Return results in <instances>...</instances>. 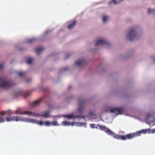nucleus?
<instances>
[{"instance_id":"obj_1","label":"nucleus","mask_w":155,"mask_h":155,"mask_svg":"<svg viewBox=\"0 0 155 155\" xmlns=\"http://www.w3.org/2000/svg\"><path fill=\"white\" fill-rule=\"evenodd\" d=\"M100 129L104 131L106 133L109 135H111L114 138L118 140H125L127 139H131L134 137L137 136V132L135 133H130L125 135H120L115 134L109 128L104 126H99Z\"/></svg>"},{"instance_id":"obj_2","label":"nucleus","mask_w":155,"mask_h":155,"mask_svg":"<svg viewBox=\"0 0 155 155\" xmlns=\"http://www.w3.org/2000/svg\"><path fill=\"white\" fill-rule=\"evenodd\" d=\"M11 81L5 78H0V87L7 89L12 85Z\"/></svg>"},{"instance_id":"obj_3","label":"nucleus","mask_w":155,"mask_h":155,"mask_svg":"<svg viewBox=\"0 0 155 155\" xmlns=\"http://www.w3.org/2000/svg\"><path fill=\"white\" fill-rule=\"evenodd\" d=\"M127 37L130 41L136 39L137 36L135 31V28H133L129 30L127 35Z\"/></svg>"},{"instance_id":"obj_4","label":"nucleus","mask_w":155,"mask_h":155,"mask_svg":"<svg viewBox=\"0 0 155 155\" xmlns=\"http://www.w3.org/2000/svg\"><path fill=\"white\" fill-rule=\"evenodd\" d=\"M15 114H26L29 116L36 117V113L29 111H23L22 109L18 108L15 111Z\"/></svg>"},{"instance_id":"obj_5","label":"nucleus","mask_w":155,"mask_h":155,"mask_svg":"<svg viewBox=\"0 0 155 155\" xmlns=\"http://www.w3.org/2000/svg\"><path fill=\"white\" fill-rule=\"evenodd\" d=\"M85 102V100L84 99L80 100L79 101L78 103L79 108L78 109V111L79 113H81L82 111Z\"/></svg>"},{"instance_id":"obj_6","label":"nucleus","mask_w":155,"mask_h":155,"mask_svg":"<svg viewBox=\"0 0 155 155\" xmlns=\"http://www.w3.org/2000/svg\"><path fill=\"white\" fill-rule=\"evenodd\" d=\"M123 111V110L121 108H114L110 110L111 113H115L117 114H122Z\"/></svg>"},{"instance_id":"obj_7","label":"nucleus","mask_w":155,"mask_h":155,"mask_svg":"<svg viewBox=\"0 0 155 155\" xmlns=\"http://www.w3.org/2000/svg\"><path fill=\"white\" fill-rule=\"evenodd\" d=\"M96 44L95 45L96 46L100 45H107L108 44V42L104 39H101L97 40L96 41Z\"/></svg>"},{"instance_id":"obj_8","label":"nucleus","mask_w":155,"mask_h":155,"mask_svg":"<svg viewBox=\"0 0 155 155\" xmlns=\"http://www.w3.org/2000/svg\"><path fill=\"white\" fill-rule=\"evenodd\" d=\"M6 120L7 121H19L21 120V119L19 116L13 117L11 118V117H8L6 118Z\"/></svg>"},{"instance_id":"obj_9","label":"nucleus","mask_w":155,"mask_h":155,"mask_svg":"<svg viewBox=\"0 0 155 155\" xmlns=\"http://www.w3.org/2000/svg\"><path fill=\"white\" fill-rule=\"evenodd\" d=\"M85 63V60L82 59L76 61L75 62V64L78 66H81L84 65Z\"/></svg>"},{"instance_id":"obj_10","label":"nucleus","mask_w":155,"mask_h":155,"mask_svg":"<svg viewBox=\"0 0 155 155\" xmlns=\"http://www.w3.org/2000/svg\"><path fill=\"white\" fill-rule=\"evenodd\" d=\"M50 114V112L48 111L47 112L43 113L42 114H36V115L35 117L37 116L41 117L42 116L44 117L45 118H47L49 117V114Z\"/></svg>"},{"instance_id":"obj_11","label":"nucleus","mask_w":155,"mask_h":155,"mask_svg":"<svg viewBox=\"0 0 155 155\" xmlns=\"http://www.w3.org/2000/svg\"><path fill=\"white\" fill-rule=\"evenodd\" d=\"M42 100V98H41L34 101L32 103V107H35L36 106L38 105L41 102Z\"/></svg>"},{"instance_id":"obj_12","label":"nucleus","mask_w":155,"mask_h":155,"mask_svg":"<svg viewBox=\"0 0 155 155\" xmlns=\"http://www.w3.org/2000/svg\"><path fill=\"white\" fill-rule=\"evenodd\" d=\"M64 117L68 119H70L72 118H77L79 117L78 116H74L73 115H64Z\"/></svg>"},{"instance_id":"obj_13","label":"nucleus","mask_w":155,"mask_h":155,"mask_svg":"<svg viewBox=\"0 0 155 155\" xmlns=\"http://www.w3.org/2000/svg\"><path fill=\"white\" fill-rule=\"evenodd\" d=\"M8 113L7 111H3L1 113V116L0 117V123L4 121V116L6 114Z\"/></svg>"},{"instance_id":"obj_14","label":"nucleus","mask_w":155,"mask_h":155,"mask_svg":"<svg viewBox=\"0 0 155 155\" xmlns=\"http://www.w3.org/2000/svg\"><path fill=\"white\" fill-rule=\"evenodd\" d=\"M44 50V48L43 47H40L37 48L36 50V53L38 55H39L40 53Z\"/></svg>"},{"instance_id":"obj_15","label":"nucleus","mask_w":155,"mask_h":155,"mask_svg":"<svg viewBox=\"0 0 155 155\" xmlns=\"http://www.w3.org/2000/svg\"><path fill=\"white\" fill-rule=\"evenodd\" d=\"M76 23V20L73 21L72 22L68 25V28L69 29L72 28L75 25Z\"/></svg>"},{"instance_id":"obj_16","label":"nucleus","mask_w":155,"mask_h":155,"mask_svg":"<svg viewBox=\"0 0 155 155\" xmlns=\"http://www.w3.org/2000/svg\"><path fill=\"white\" fill-rule=\"evenodd\" d=\"M147 130L143 129L140 131L137 132V136H139L140 135V134H141V133H143L144 134H145L147 133Z\"/></svg>"},{"instance_id":"obj_17","label":"nucleus","mask_w":155,"mask_h":155,"mask_svg":"<svg viewBox=\"0 0 155 155\" xmlns=\"http://www.w3.org/2000/svg\"><path fill=\"white\" fill-rule=\"evenodd\" d=\"M62 124L64 126H70L71 125L72 126L73 125V123H71L70 122H68L67 121H63L62 123Z\"/></svg>"},{"instance_id":"obj_18","label":"nucleus","mask_w":155,"mask_h":155,"mask_svg":"<svg viewBox=\"0 0 155 155\" xmlns=\"http://www.w3.org/2000/svg\"><path fill=\"white\" fill-rule=\"evenodd\" d=\"M35 40L36 39L35 38H32L27 39V41L29 44H31L34 42Z\"/></svg>"},{"instance_id":"obj_19","label":"nucleus","mask_w":155,"mask_h":155,"mask_svg":"<svg viewBox=\"0 0 155 155\" xmlns=\"http://www.w3.org/2000/svg\"><path fill=\"white\" fill-rule=\"evenodd\" d=\"M122 1H111L109 2V4H116L117 3H120Z\"/></svg>"},{"instance_id":"obj_20","label":"nucleus","mask_w":155,"mask_h":155,"mask_svg":"<svg viewBox=\"0 0 155 155\" xmlns=\"http://www.w3.org/2000/svg\"><path fill=\"white\" fill-rule=\"evenodd\" d=\"M147 13L148 14L152 13L154 15H155V9L154 10H151L149 8L147 10Z\"/></svg>"},{"instance_id":"obj_21","label":"nucleus","mask_w":155,"mask_h":155,"mask_svg":"<svg viewBox=\"0 0 155 155\" xmlns=\"http://www.w3.org/2000/svg\"><path fill=\"white\" fill-rule=\"evenodd\" d=\"M33 60L32 58H28V60L26 61V62L28 64H31L32 63Z\"/></svg>"},{"instance_id":"obj_22","label":"nucleus","mask_w":155,"mask_h":155,"mask_svg":"<svg viewBox=\"0 0 155 155\" xmlns=\"http://www.w3.org/2000/svg\"><path fill=\"white\" fill-rule=\"evenodd\" d=\"M51 125L52 126H59V124H57L56 121H53L51 122Z\"/></svg>"},{"instance_id":"obj_23","label":"nucleus","mask_w":155,"mask_h":155,"mask_svg":"<svg viewBox=\"0 0 155 155\" xmlns=\"http://www.w3.org/2000/svg\"><path fill=\"white\" fill-rule=\"evenodd\" d=\"M29 122L33 123H36L37 124V120H35L34 119H31L29 120Z\"/></svg>"},{"instance_id":"obj_24","label":"nucleus","mask_w":155,"mask_h":155,"mask_svg":"<svg viewBox=\"0 0 155 155\" xmlns=\"http://www.w3.org/2000/svg\"><path fill=\"white\" fill-rule=\"evenodd\" d=\"M22 93L21 91H18L15 93V96H19L21 95Z\"/></svg>"},{"instance_id":"obj_25","label":"nucleus","mask_w":155,"mask_h":155,"mask_svg":"<svg viewBox=\"0 0 155 155\" xmlns=\"http://www.w3.org/2000/svg\"><path fill=\"white\" fill-rule=\"evenodd\" d=\"M26 73L25 72H21L18 73L19 76L20 77L23 76L25 75Z\"/></svg>"},{"instance_id":"obj_26","label":"nucleus","mask_w":155,"mask_h":155,"mask_svg":"<svg viewBox=\"0 0 155 155\" xmlns=\"http://www.w3.org/2000/svg\"><path fill=\"white\" fill-rule=\"evenodd\" d=\"M37 124H38L40 125H43L45 124V122L42 121H37Z\"/></svg>"},{"instance_id":"obj_27","label":"nucleus","mask_w":155,"mask_h":155,"mask_svg":"<svg viewBox=\"0 0 155 155\" xmlns=\"http://www.w3.org/2000/svg\"><path fill=\"white\" fill-rule=\"evenodd\" d=\"M108 18V17L106 15H104L103 17V21L104 22H105Z\"/></svg>"},{"instance_id":"obj_28","label":"nucleus","mask_w":155,"mask_h":155,"mask_svg":"<svg viewBox=\"0 0 155 155\" xmlns=\"http://www.w3.org/2000/svg\"><path fill=\"white\" fill-rule=\"evenodd\" d=\"M45 124L46 126H49L51 125V122L49 121H46L45 122Z\"/></svg>"},{"instance_id":"obj_29","label":"nucleus","mask_w":155,"mask_h":155,"mask_svg":"<svg viewBox=\"0 0 155 155\" xmlns=\"http://www.w3.org/2000/svg\"><path fill=\"white\" fill-rule=\"evenodd\" d=\"M30 93L28 91H27L26 92L25 94V97L29 96L30 95Z\"/></svg>"},{"instance_id":"obj_30","label":"nucleus","mask_w":155,"mask_h":155,"mask_svg":"<svg viewBox=\"0 0 155 155\" xmlns=\"http://www.w3.org/2000/svg\"><path fill=\"white\" fill-rule=\"evenodd\" d=\"M4 67V64H0V70L2 69Z\"/></svg>"},{"instance_id":"obj_31","label":"nucleus","mask_w":155,"mask_h":155,"mask_svg":"<svg viewBox=\"0 0 155 155\" xmlns=\"http://www.w3.org/2000/svg\"><path fill=\"white\" fill-rule=\"evenodd\" d=\"M89 114L92 115H94V112H92L91 111L89 112Z\"/></svg>"},{"instance_id":"obj_32","label":"nucleus","mask_w":155,"mask_h":155,"mask_svg":"<svg viewBox=\"0 0 155 155\" xmlns=\"http://www.w3.org/2000/svg\"><path fill=\"white\" fill-rule=\"evenodd\" d=\"M95 125L94 124H93L91 125V127L92 128H94L95 127Z\"/></svg>"},{"instance_id":"obj_33","label":"nucleus","mask_w":155,"mask_h":155,"mask_svg":"<svg viewBox=\"0 0 155 155\" xmlns=\"http://www.w3.org/2000/svg\"><path fill=\"white\" fill-rule=\"evenodd\" d=\"M68 68H67V69L64 68V69H63V70H68Z\"/></svg>"},{"instance_id":"obj_34","label":"nucleus","mask_w":155,"mask_h":155,"mask_svg":"<svg viewBox=\"0 0 155 155\" xmlns=\"http://www.w3.org/2000/svg\"><path fill=\"white\" fill-rule=\"evenodd\" d=\"M70 88H71V87H70V86H69V87H68V88H69V89H70Z\"/></svg>"},{"instance_id":"obj_35","label":"nucleus","mask_w":155,"mask_h":155,"mask_svg":"<svg viewBox=\"0 0 155 155\" xmlns=\"http://www.w3.org/2000/svg\"><path fill=\"white\" fill-rule=\"evenodd\" d=\"M153 59H154V60L155 61V58H153Z\"/></svg>"}]
</instances>
